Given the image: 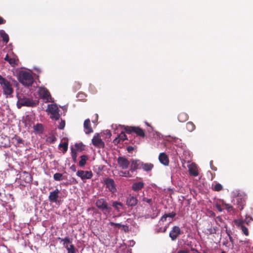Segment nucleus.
Listing matches in <instances>:
<instances>
[{
    "label": "nucleus",
    "instance_id": "de8ad7c7",
    "mask_svg": "<svg viewBox=\"0 0 253 253\" xmlns=\"http://www.w3.org/2000/svg\"><path fill=\"white\" fill-rule=\"evenodd\" d=\"M142 201L148 203L150 206H152L153 205V202L152 199H148L146 197H143L142 198Z\"/></svg>",
    "mask_w": 253,
    "mask_h": 253
},
{
    "label": "nucleus",
    "instance_id": "49530a36",
    "mask_svg": "<svg viewBox=\"0 0 253 253\" xmlns=\"http://www.w3.org/2000/svg\"><path fill=\"white\" fill-rule=\"evenodd\" d=\"M65 126V121L62 119H61V122L59 123L58 128L59 129H63Z\"/></svg>",
    "mask_w": 253,
    "mask_h": 253
},
{
    "label": "nucleus",
    "instance_id": "6e6d98bb",
    "mask_svg": "<svg viewBox=\"0 0 253 253\" xmlns=\"http://www.w3.org/2000/svg\"><path fill=\"white\" fill-rule=\"evenodd\" d=\"M110 224L111 226H114V227H121V226H122V224H121V223H114L113 222H110Z\"/></svg>",
    "mask_w": 253,
    "mask_h": 253
},
{
    "label": "nucleus",
    "instance_id": "ea45409f",
    "mask_svg": "<svg viewBox=\"0 0 253 253\" xmlns=\"http://www.w3.org/2000/svg\"><path fill=\"white\" fill-rule=\"evenodd\" d=\"M12 140L16 142L17 144H23L24 141L19 136H15L12 138Z\"/></svg>",
    "mask_w": 253,
    "mask_h": 253
},
{
    "label": "nucleus",
    "instance_id": "f257e3e1",
    "mask_svg": "<svg viewBox=\"0 0 253 253\" xmlns=\"http://www.w3.org/2000/svg\"><path fill=\"white\" fill-rule=\"evenodd\" d=\"M16 97L18 99L17 102V107L20 109L22 106L27 107H36L38 104V102L34 101L27 97V96L21 93L17 92Z\"/></svg>",
    "mask_w": 253,
    "mask_h": 253
},
{
    "label": "nucleus",
    "instance_id": "6ab92c4d",
    "mask_svg": "<svg viewBox=\"0 0 253 253\" xmlns=\"http://www.w3.org/2000/svg\"><path fill=\"white\" fill-rule=\"evenodd\" d=\"M84 127L86 134H89L93 132V129L90 126V122L89 119H87L84 121Z\"/></svg>",
    "mask_w": 253,
    "mask_h": 253
},
{
    "label": "nucleus",
    "instance_id": "0eeeda50",
    "mask_svg": "<svg viewBox=\"0 0 253 253\" xmlns=\"http://www.w3.org/2000/svg\"><path fill=\"white\" fill-rule=\"evenodd\" d=\"M48 109L51 114L50 118L52 119L58 120L60 118V114H59L60 110L58 106L55 104H51L48 105Z\"/></svg>",
    "mask_w": 253,
    "mask_h": 253
},
{
    "label": "nucleus",
    "instance_id": "a18cd8bd",
    "mask_svg": "<svg viewBox=\"0 0 253 253\" xmlns=\"http://www.w3.org/2000/svg\"><path fill=\"white\" fill-rule=\"evenodd\" d=\"M234 222L236 225L238 226H241V227H242V225H244V221L241 219H235Z\"/></svg>",
    "mask_w": 253,
    "mask_h": 253
},
{
    "label": "nucleus",
    "instance_id": "a211bd4d",
    "mask_svg": "<svg viewBox=\"0 0 253 253\" xmlns=\"http://www.w3.org/2000/svg\"><path fill=\"white\" fill-rule=\"evenodd\" d=\"M144 185V183L142 181L134 182L131 185V189L133 191L137 192L142 189Z\"/></svg>",
    "mask_w": 253,
    "mask_h": 253
},
{
    "label": "nucleus",
    "instance_id": "774afa93",
    "mask_svg": "<svg viewBox=\"0 0 253 253\" xmlns=\"http://www.w3.org/2000/svg\"><path fill=\"white\" fill-rule=\"evenodd\" d=\"M208 213L210 217H214L215 215V213L212 211H209Z\"/></svg>",
    "mask_w": 253,
    "mask_h": 253
},
{
    "label": "nucleus",
    "instance_id": "0e129e2a",
    "mask_svg": "<svg viewBox=\"0 0 253 253\" xmlns=\"http://www.w3.org/2000/svg\"><path fill=\"white\" fill-rule=\"evenodd\" d=\"M126 149L128 153H131L134 150V147L131 146H129L127 147Z\"/></svg>",
    "mask_w": 253,
    "mask_h": 253
},
{
    "label": "nucleus",
    "instance_id": "39448f33",
    "mask_svg": "<svg viewBox=\"0 0 253 253\" xmlns=\"http://www.w3.org/2000/svg\"><path fill=\"white\" fill-rule=\"evenodd\" d=\"M0 84L2 87L3 94L6 97L8 96H11L14 92L12 84L9 81L2 77L1 75H0Z\"/></svg>",
    "mask_w": 253,
    "mask_h": 253
},
{
    "label": "nucleus",
    "instance_id": "603ef678",
    "mask_svg": "<svg viewBox=\"0 0 253 253\" xmlns=\"http://www.w3.org/2000/svg\"><path fill=\"white\" fill-rule=\"evenodd\" d=\"M103 133L104 134H106V138H110L111 135H112V134H111V132H110V130H106L105 131H104L103 132Z\"/></svg>",
    "mask_w": 253,
    "mask_h": 253
},
{
    "label": "nucleus",
    "instance_id": "3c124183",
    "mask_svg": "<svg viewBox=\"0 0 253 253\" xmlns=\"http://www.w3.org/2000/svg\"><path fill=\"white\" fill-rule=\"evenodd\" d=\"M122 228V230H123L125 232L127 233L129 231V226L127 225H123L121 226Z\"/></svg>",
    "mask_w": 253,
    "mask_h": 253
},
{
    "label": "nucleus",
    "instance_id": "dca6fc26",
    "mask_svg": "<svg viewBox=\"0 0 253 253\" xmlns=\"http://www.w3.org/2000/svg\"><path fill=\"white\" fill-rule=\"evenodd\" d=\"M58 240L60 243H62L63 247L66 249H67L71 244H72L73 239L69 237H65L64 238H59Z\"/></svg>",
    "mask_w": 253,
    "mask_h": 253
},
{
    "label": "nucleus",
    "instance_id": "09e8293b",
    "mask_svg": "<svg viewBox=\"0 0 253 253\" xmlns=\"http://www.w3.org/2000/svg\"><path fill=\"white\" fill-rule=\"evenodd\" d=\"M223 205L225 206L226 210L230 212L231 211L233 210V207L228 204L223 203Z\"/></svg>",
    "mask_w": 253,
    "mask_h": 253
},
{
    "label": "nucleus",
    "instance_id": "4c0bfd02",
    "mask_svg": "<svg viewBox=\"0 0 253 253\" xmlns=\"http://www.w3.org/2000/svg\"><path fill=\"white\" fill-rule=\"evenodd\" d=\"M124 129L127 134H130L133 132L134 126H123Z\"/></svg>",
    "mask_w": 253,
    "mask_h": 253
},
{
    "label": "nucleus",
    "instance_id": "2eb2a0df",
    "mask_svg": "<svg viewBox=\"0 0 253 253\" xmlns=\"http://www.w3.org/2000/svg\"><path fill=\"white\" fill-rule=\"evenodd\" d=\"M20 177L21 181H24L26 183L28 184L30 183L33 180L32 176L30 173L25 171L22 173Z\"/></svg>",
    "mask_w": 253,
    "mask_h": 253
},
{
    "label": "nucleus",
    "instance_id": "c85d7f7f",
    "mask_svg": "<svg viewBox=\"0 0 253 253\" xmlns=\"http://www.w3.org/2000/svg\"><path fill=\"white\" fill-rule=\"evenodd\" d=\"M177 118L180 122H184L188 120V116L187 114L181 113L178 115Z\"/></svg>",
    "mask_w": 253,
    "mask_h": 253
},
{
    "label": "nucleus",
    "instance_id": "69168bd1",
    "mask_svg": "<svg viewBox=\"0 0 253 253\" xmlns=\"http://www.w3.org/2000/svg\"><path fill=\"white\" fill-rule=\"evenodd\" d=\"M215 222H216V223H217L218 221L221 222H222V221H223V220H222V218H221L220 216H217V217L215 218Z\"/></svg>",
    "mask_w": 253,
    "mask_h": 253
},
{
    "label": "nucleus",
    "instance_id": "79ce46f5",
    "mask_svg": "<svg viewBox=\"0 0 253 253\" xmlns=\"http://www.w3.org/2000/svg\"><path fill=\"white\" fill-rule=\"evenodd\" d=\"M174 142L176 143V145L179 147L182 148L183 146V144L181 143V140L176 137H174Z\"/></svg>",
    "mask_w": 253,
    "mask_h": 253
},
{
    "label": "nucleus",
    "instance_id": "f704fd0d",
    "mask_svg": "<svg viewBox=\"0 0 253 253\" xmlns=\"http://www.w3.org/2000/svg\"><path fill=\"white\" fill-rule=\"evenodd\" d=\"M0 37L2 38V42L7 43L9 41V36L6 33H0Z\"/></svg>",
    "mask_w": 253,
    "mask_h": 253
},
{
    "label": "nucleus",
    "instance_id": "c03bdc74",
    "mask_svg": "<svg viewBox=\"0 0 253 253\" xmlns=\"http://www.w3.org/2000/svg\"><path fill=\"white\" fill-rule=\"evenodd\" d=\"M118 136L120 140H122V141H124L127 139L126 135L124 132H122Z\"/></svg>",
    "mask_w": 253,
    "mask_h": 253
},
{
    "label": "nucleus",
    "instance_id": "4be33fe9",
    "mask_svg": "<svg viewBox=\"0 0 253 253\" xmlns=\"http://www.w3.org/2000/svg\"><path fill=\"white\" fill-rule=\"evenodd\" d=\"M154 168V165L151 163H144L142 162L141 169L146 172L150 171Z\"/></svg>",
    "mask_w": 253,
    "mask_h": 253
},
{
    "label": "nucleus",
    "instance_id": "bf43d9fd",
    "mask_svg": "<svg viewBox=\"0 0 253 253\" xmlns=\"http://www.w3.org/2000/svg\"><path fill=\"white\" fill-rule=\"evenodd\" d=\"M215 207L219 211L221 212L222 211V209L221 208L220 204H216L215 205Z\"/></svg>",
    "mask_w": 253,
    "mask_h": 253
},
{
    "label": "nucleus",
    "instance_id": "5701e85b",
    "mask_svg": "<svg viewBox=\"0 0 253 253\" xmlns=\"http://www.w3.org/2000/svg\"><path fill=\"white\" fill-rule=\"evenodd\" d=\"M4 59L7 61L12 67H14L15 65H17L16 62L18 61V59L10 58L7 54Z\"/></svg>",
    "mask_w": 253,
    "mask_h": 253
},
{
    "label": "nucleus",
    "instance_id": "b1692460",
    "mask_svg": "<svg viewBox=\"0 0 253 253\" xmlns=\"http://www.w3.org/2000/svg\"><path fill=\"white\" fill-rule=\"evenodd\" d=\"M133 132L141 137L145 136L144 130L138 126H134Z\"/></svg>",
    "mask_w": 253,
    "mask_h": 253
},
{
    "label": "nucleus",
    "instance_id": "ddd939ff",
    "mask_svg": "<svg viewBox=\"0 0 253 253\" xmlns=\"http://www.w3.org/2000/svg\"><path fill=\"white\" fill-rule=\"evenodd\" d=\"M137 203L138 200L136 196H134L131 194H129L126 197V205L127 206V207H134L137 204Z\"/></svg>",
    "mask_w": 253,
    "mask_h": 253
},
{
    "label": "nucleus",
    "instance_id": "c756f323",
    "mask_svg": "<svg viewBox=\"0 0 253 253\" xmlns=\"http://www.w3.org/2000/svg\"><path fill=\"white\" fill-rule=\"evenodd\" d=\"M71 157L73 159V161L74 163H76L77 162V153L76 152V150H75V148L73 146H71Z\"/></svg>",
    "mask_w": 253,
    "mask_h": 253
},
{
    "label": "nucleus",
    "instance_id": "37998d69",
    "mask_svg": "<svg viewBox=\"0 0 253 253\" xmlns=\"http://www.w3.org/2000/svg\"><path fill=\"white\" fill-rule=\"evenodd\" d=\"M85 97V94L83 92L78 93L77 95V98L79 100H84Z\"/></svg>",
    "mask_w": 253,
    "mask_h": 253
},
{
    "label": "nucleus",
    "instance_id": "4468645a",
    "mask_svg": "<svg viewBox=\"0 0 253 253\" xmlns=\"http://www.w3.org/2000/svg\"><path fill=\"white\" fill-rule=\"evenodd\" d=\"M99 133H95L92 139V144L96 147H104L105 144L102 139L99 138Z\"/></svg>",
    "mask_w": 253,
    "mask_h": 253
},
{
    "label": "nucleus",
    "instance_id": "f8f14e48",
    "mask_svg": "<svg viewBox=\"0 0 253 253\" xmlns=\"http://www.w3.org/2000/svg\"><path fill=\"white\" fill-rule=\"evenodd\" d=\"M76 175L83 180L91 179L93 176L92 172L91 171H84L83 170H78Z\"/></svg>",
    "mask_w": 253,
    "mask_h": 253
},
{
    "label": "nucleus",
    "instance_id": "20e7f679",
    "mask_svg": "<svg viewBox=\"0 0 253 253\" xmlns=\"http://www.w3.org/2000/svg\"><path fill=\"white\" fill-rule=\"evenodd\" d=\"M95 206L105 215L110 214L112 211L111 206L109 205L104 198H100L96 200Z\"/></svg>",
    "mask_w": 253,
    "mask_h": 253
},
{
    "label": "nucleus",
    "instance_id": "1a4fd4ad",
    "mask_svg": "<svg viewBox=\"0 0 253 253\" xmlns=\"http://www.w3.org/2000/svg\"><path fill=\"white\" fill-rule=\"evenodd\" d=\"M183 233L178 226H174L169 233V236L172 241H175L178 237Z\"/></svg>",
    "mask_w": 253,
    "mask_h": 253
},
{
    "label": "nucleus",
    "instance_id": "864d4df0",
    "mask_svg": "<svg viewBox=\"0 0 253 253\" xmlns=\"http://www.w3.org/2000/svg\"><path fill=\"white\" fill-rule=\"evenodd\" d=\"M224 227L226 229H225V232L227 234V235L228 236V237H229L230 236H231L232 232H231V231L230 230H228L227 229V225L226 224H225L224 225Z\"/></svg>",
    "mask_w": 253,
    "mask_h": 253
},
{
    "label": "nucleus",
    "instance_id": "5fc2aeb1",
    "mask_svg": "<svg viewBox=\"0 0 253 253\" xmlns=\"http://www.w3.org/2000/svg\"><path fill=\"white\" fill-rule=\"evenodd\" d=\"M165 214L167 217L173 218L176 215V213L172 211L170 213H166Z\"/></svg>",
    "mask_w": 253,
    "mask_h": 253
},
{
    "label": "nucleus",
    "instance_id": "a19ab883",
    "mask_svg": "<svg viewBox=\"0 0 253 253\" xmlns=\"http://www.w3.org/2000/svg\"><path fill=\"white\" fill-rule=\"evenodd\" d=\"M222 185L219 183H216V184L214 186V187L212 188V189L215 191H220L222 190Z\"/></svg>",
    "mask_w": 253,
    "mask_h": 253
},
{
    "label": "nucleus",
    "instance_id": "6e6552de",
    "mask_svg": "<svg viewBox=\"0 0 253 253\" xmlns=\"http://www.w3.org/2000/svg\"><path fill=\"white\" fill-rule=\"evenodd\" d=\"M142 162L138 159H131L130 160V165L129 170L131 173H133V172L137 171L138 169H141L142 167Z\"/></svg>",
    "mask_w": 253,
    "mask_h": 253
},
{
    "label": "nucleus",
    "instance_id": "473e14b6",
    "mask_svg": "<svg viewBox=\"0 0 253 253\" xmlns=\"http://www.w3.org/2000/svg\"><path fill=\"white\" fill-rule=\"evenodd\" d=\"M42 96L43 99H46L47 101L50 102V101L48 99V97H50V95L49 91L47 89H44L43 90L42 94Z\"/></svg>",
    "mask_w": 253,
    "mask_h": 253
},
{
    "label": "nucleus",
    "instance_id": "13d9d810",
    "mask_svg": "<svg viewBox=\"0 0 253 253\" xmlns=\"http://www.w3.org/2000/svg\"><path fill=\"white\" fill-rule=\"evenodd\" d=\"M48 139H49V141L51 143H53L56 140V138L54 136L49 137Z\"/></svg>",
    "mask_w": 253,
    "mask_h": 253
},
{
    "label": "nucleus",
    "instance_id": "2f4dec72",
    "mask_svg": "<svg viewBox=\"0 0 253 253\" xmlns=\"http://www.w3.org/2000/svg\"><path fill=\"white\" fill-rule=\"evenodd\" d=\"M130 172H131L129 170L126 171H120L119 174L121 176L126 177H131L132 175L130 173Z\"/></svg>",
    "mask_w": 253,
    "mask_h": 253
},
{
    "label": "nucleus",
    "instance_id": "7c9ffc66",
    "mask_svg": "<svg viewBox=\"0 0 253 253\" xmlns=\"http://www.w3.org/2000/svg\"><path fill=\"white\" fill-rule=\"evenodd\" d=\"M53 178L56 181H61L65 179V176L61 173H56L53 175Z\"/></svg>",
    "mask_w": 253,
    "mask_h": 253
},
{
    "label": "nucleus",
    "instance_id": "680f3d73",
    "mask_svg": "<svg viewBox=\"0 0 253 253\" xmlns=\"http://www.w3.org/2000/svg\"><path fill=\"white\" fill-rule=\"evenodd\" d=\"M120 141V139H119V137L118 136L113 140V143L115 145H117L118 143H119Z\"/></svg>",
    "mask_w": 253,
    "mask_h": 253
},
{
    "label": "nucleus",
    "instance_id": "052dcab7",
    "mask_svg": "<svg viewBox=\"0 0 253 253\" xmlns=\"http://www.w3.org/2000/svg\"><path fill=\"white\" fill-rule=\"evenodd\" d=\"M167 217H166V214H165L164 215H163L161 217L160 220H159V223H160L161 222H164V221H165L166 220V219H167Z\"/></svg>",
    "mask_w": 253,
    "mask_h": 253
},
{
    "label": "nucleus",
    "instance_id": "f03ea898",
    "mask_svg": "<svg viewBox=\"0 0 253 253\" xmlns=\"http://www.w3.org/2000/svg\"><path fill=\"white\" fill-rule=\"evenodd\" d=\"M234 199L232 202L234 205H236L240 211L244 209L245 205L246 195L243 192H240L239 191L233 192Z\"/></svg>",
    "mask_w": 253,
    "mask_h": 253
},
{
    "label": "nucleus",
    "instance_id": "412c9836",
    "mask_svg": "<svg viewBox=\"0 0 253 253\" xmlns=\"http://www.w3.org/2000/svg\"><path fill=\"white\" fill-rule=\"evenodd\" d=\"M112 206L118 212H121L122 209L124 208V205L122 203L118 201L113 202Z\"/></svg>",
    "mask_w": 253,
    "mask_h": 253
},
{
    "label": "nucleus",
    "instance_id": "72a5a7b5",
    "mask_svg": "<svg viewBox=\"0 0 253 253\" xmlns=\"http://www.w3.org/2000/svg\"><path fill=\"white\" fill-rule=\"evenodd\" d=\"M186 128L189 131L192 132L195 129V126L192 122H188L186 124Z\"/></svg>",
    "mask_w": 253,
    "mask_h": 253
},
{
    "label": "nucleus",
    "instance_id": "423d86ee",
    "mask_svg": "<svg viewBox=\"0 0 253 253\" xmlns=\"http://www.w3.org/2000/svg\"><path fill=\"white\" fill-rule=\"evenodd\" d=\"M48 200L51 203L60 205L63 202V198L61 192L57 188L50 191L48 196Z\"/></svg>",
    "mask_w": 253,
    "mask_h": 253
},
{
    "label": "nucleus",
    "instance_id": "cd10ccee",
    "mask_svg": "<svg viewBox=\"0 0 253 253\" xmlns=\"http://www.w3.org/2000/svg\"><path fill=\"white\" fill-rule=\"evenodd\" d=\"M33 119L32 116L26 115L25 118H23V123L25 124V126L28 125H30V124L33 122Z\"/></svg>",
    "mask_w": 253,
    "mask_h": 253
},
{
    "label": "nucleus",
    "instance_id": "f3484780",
    "mask_svg": "<svg viewBox=\"0 0 253 253\" xmlns=\"http://www.w3.org/2000/svg\"><path fill=\"white\" fill-rule=\"evenodd\" d=\"M159 160L160 163L164 166H168L169 164V159L167 155L164 153H161L159 156Z\"/></svg>",
    "mask_w": 253,
    "mask_h": 253
},
{
    "label": "nucleus",
    "instance_id": "9b49d317",
    "mask_svg": "<svg viewBox=\"0 0 253 253\" xmlns=\"http://www.w3.org/2000/svg\"><path fill=\"white\" fill-rule=\"evenodd\" d=\"M117 162L119 167L123 169H126L130 165V161H129L124 157H119L117 159Z\"/></svg>",
    "mask_w": 253,
    "mask_h": 253
},
{
    "label": "nucleus",
    "instance_id": "4d7b16f0",
    "mask_svg": "<svg viewBox=\"0 0 253 253\" xmlns=\"http://www.w3.org/2000/svg\"><path fill=\"white\" fill-rule=\"evenodd\" d=\"M207 230L208 231V233L210 235L211 234H216L215 231L213 230L212 228L211 227L210 228H209L207 229Z\"/></svg>",
    "mask_w": 253,
    "mask_h": 253
},
{
    "label": "nucleus",
    "instance_id": "e433bc0d",
    "mask_svg": "<svg viewBox=\"0 0 253 253\" xmlns=\"http://www.w3.org/2000/svg\"><path fill=\"white\" fill-rule=\"evenodd\" d=\"M59 147L63 148V153H66L68 150V144L67 142H64L63 143H60L58 146Z\"/></svg>",
    "mask_w": 253,
    "mask_h": 253
},
{
    "label": "nucleus",
    "instance_id": "58836bf2",
    "mask_svg": "<svg viewBox=\"0 0 253 253\" xmlns=\"http://www.w3.org/2000/svg\"><path fill=\"white\" fill-rule=\"evenodd\" d=\"M183 154L184 156V159H187L188 161L191 159V153L189 150L184 149Z\"/></svg>",
    "mask_w": 253,
    "mask_h": 253
},
{
    "label": "nucleus",
    "instance_id": "e2e57ef3",
    "mask_svg": "<svg viewBox=\"0 0 253 253\" xmlns=\"http://www.w3.org/2000/svg\"><path fill=\"white\" fill-rule=\"evenodd\" d=\"M246 248L248 249L249 252H250L251 253H253V246L251 247L250 245H247Z\"/></svg>",
    "mask_w": 253,
    "mask_h": 253
},
{
    "label": "nucleus",
    "instance_id": "aec40b11",
    "mask_svg": "<svg viewBox=\"0 0 253 253\" xmlns=\"http://www.w3.org/2000/svg\"><path fill=\"white\" fill-rule=\"evenodd\" d=\"M34 131L38 134H42L44 130V127L42 124L37 123L33 126Z\"/></svg>",
    "mask_w": 253,
    "mask_h": 253
},
{
    "label": "nucleus",
    "instance_id": "a878e982",
    "mask_svg": "<svg viewBox=\"0 0 253 253\" xmlns=\"http://www.w3.org/2000/svg\"><path fill=\"white\" fill-rule=\"evenodd\" d=\"M81 160L79 162V165L80 167H84L86 163L87 160L88 159V156L85 155H82L81 157Z\"/></svg>",
    "mask_w": 253,
    "mask_h": 253
},
{
    "label": "nucleus",
    "instance_id": "bb28decb",
    "mask_svg": "<svg viewBox=\"0 0 253 253\" xmlns=\"http://www.w3.org/2000/svg\"><path fill=\"white\" fill-rule=\"evenodd\" d=\"M75 147V150H76L77 153V152H81L85 149V145L82 142L76 143Z\"/></svg>",
    "mask_w": 253,
    "mask_h": 253
},
{
    "label": "nucleus",
    "instance_id": "8fccbe9b",
    "mask_svg": "<svg viewBox=\"0 0 253 253\" xmlns=\"http://www.w3.org/2000/svg\"><path fill=\"white\" fill-rule=\"evenodd\" d=\"M243 233L246 235L248 236L249 235V232L248 228L244 225H242L241 227Z\"/></svg>",
    "mask_w": 253,
    "mask_h": 253
},
{
    "label": "nucleus",
    "instance_id": "338daca9",
    "mask_svg": "<svg viewBox=\"0 0 253 253\" xmlns=\"http://www.w3.org/2000/svg\"><path fill=\"white\" fill-rule=\"evenodd\" d=\"M7 196H8V201L7 202L8 203L9 202V200H10L11 201H13V199H14V197H13V196L12 195V194H8L7 195Z\"/></svg>",
    "mask_w": 253,
    "mask_h": 253
},
{
    "label": "nucleus",
    "instance_id": "393cba45",
    "mask_svg": "<svg viewBox=\"0 0 253 253\" xmlns=\"http://www.w3.org/2000/svg\"><path fill=\"white\" fill-rule=\"evenodd\" d=\"M189 172L191 175L197 176L198 175V172L197 167L195 165L189 167Z\"/></svg>",
    "mask_w": 253,
    "mask_h": 253
},
{
    "label": "nucleus",
    "instance_id": "c9c22d12",
    "mask_svg": "<svg viewBox=\"0 0 253 253\" xmlns=\"http://www.w3.org/2000/svg\"><path fill=\"white\" fill-rule=\"evenodd\" d=\"M66 250L68 251L67 253H77L78 252V250L75 247L74 245L73 244H71L69 247H68Z\"/></svg>",
    "mask_w": 253,
    "mask_h": 253
},
{
    "label": "nucleus",
    "instance_id": "9d476101",
    "mask_svg": "<svg viewBox=\"0 0 253 253\" xmlns=\"http://www.w3.org/2000/svg\"><path fill=\"white\" fill-rule=\"evenodd\" d=\"M104 182L106 188L108 189L110 192L112 193H114L117 192L116 185L114 180L113 179L106 178L104 179Z\"/></svg>",
    "mask_w": 253,
    "mask_h": 253
},
{
    "label": "nucleus",
    "instance_id": "7ed1b4c3",
    "mask_svg": "<svg viewBox=\"0 0 253 253\" xmlns=\"http://www.w3.org/2000/svg\"><path fill=\"white\" fill-rule=\"evenodd\" d=\"M19 82L24 86H32L34 82V79L32 75L26 71H21L18 77Z\"/></svg>",
    "mask_w": 253,
    "mask_h": 253
}]
</instances>
